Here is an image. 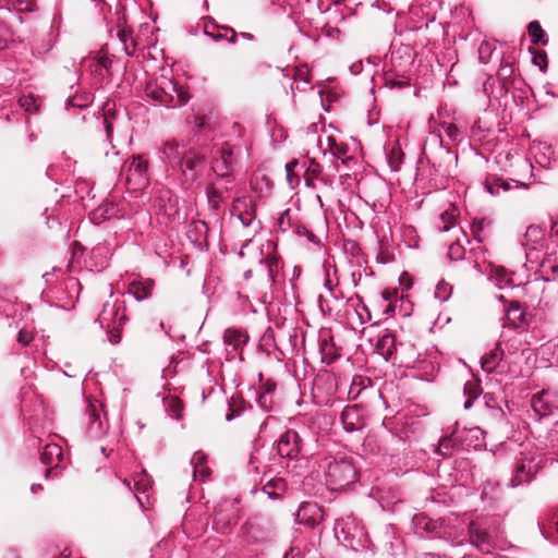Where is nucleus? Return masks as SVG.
Instances as JSON below:
<instances>
[{
	"label": "nucleus",
	"mask_w": 558,
	"mask_h": 558,
	"mask_svg": "<svg viewBox=\"0 0 558 558\" xmlns=\"http://www.w3.org/2000/svg\"><path fill=\"white\" fill-rule=\"evenodd\" d=\"M111 118L112 116L110 113V102H107L105 106V113L102 120L106 141L108 142V144H105L102 147L107 165L113 171H125V183L129 190H143L149 183L148 162L141 155H133L124 163L122 162V158L119 156V151L116 150L114 146L111 144V137L113 132Z\"/></svg>",
	"instance_id": "nucleus-1"
},
{
	"label": "nucleus",
	"mask_w": 558,
	"mask_h": 558,
	"mask_svg": "<svg viewBox=\"0 0 558 558\" xmlns=\"http://www.w3.org/2000/svg\"><path fill=\"white\" fill-rule=\"evenodd\" d=\"M326 485L331 490H341L355 483L359 471L349 457H326L320 464Z\"/></svg>",
	"instance_id": "nucleus-2"
},
{
	"label": "nucleus",
	"mask_w": 558,
	"mask_h": 558,
	"mask_svg": "<svg viewBox=\"0 0 558 558\" xmlns=\"http://www.w3.org/2000/svg\"><path fill=\"white\" fill-rule=\"evenodd\" d=\"M145 94L156 104L165 107H180L187 102L190 96L186 90L166 75L149 81L145 86Z\"/></svg>",
	"instance_id": "nucleus-3"
},
{
	"label": "nucleus",
	"mask_w": 558,
	"mask_h": 558,
	"mask_svg": "<svg viewBox=\"0 0 558 558\" xmlns=\"http://www.w3.org/2000/svg\"><path fill=\"white\" fill-rule=\"evenodd\" d=\"M245 151L246 147L243 145L231 144L229 142L223 143L217 150V155L213 158V171L217 174L218 178H221L227 183H232V172L239 165Z\"/></svg>",
	"instance_id": "nucleus-4"
},
{
	"label": "nucleus",
	"mask_w": 558,
	"mask_h": 558,
	"mask_svg": "<svg viewBox=\"0 0 558 558\" xmlns=\"http://www.w3.org/2000/svg\"><path fill=\"white\" fill-rule=\"evenodd\" d=\"M97 322L100 324L101 328L106 329L110 335V341L112 343H119L120 331L126 322L123 303L118 301L105 303L102 311L97 317Z\"/></svg>",
	"instance_id": "nucleus-5"
},
{
	"label": "nucleus",
	"mask_w": 558,
	"mask_h": 558,
	"mask_svg": "<svg viewBox=\"0 0 558 558\" xmlns=\"http://www.w3.org/2000/svg\"><path fill=\"white\" fill-rule=\"evenodd\" d=\"M541 468V456L522 452L520 458L517 460L515 468L513 470V476L510 480V485L512 487H517L524 483L531 482Z\"/></svg>",
	"instance_id": "nucleus-6"
},
{
	"label": "nucleus",
	"mask_w": 558,
	"mask_h": 558,
	"mask_svg": "<svg viewBox=\"0 0 558 558\" xmlns=\"http://www.w3.org/2000/svg\"><path fill=\"white\" fill-rule=\"evenodd\" d=\"M303 438L301 435L293 429L284 432L279 439L276 441V450L281 458L288 459L289 461H295L296 463L304 461L303 451Z\"/></svg>",
	"instance_id": "nucleus-7"
},
{
	"label": "nucleus",
	"mask_w": 558,
	"mask_h": 558,
	"mask_svg": "<svg viewBox=\"0 0 558 558\" xmlns=\"http://www.w3.org/2000/svg\"><path fill=\"white\" fill-rule=\"evenodd\" d=\"M239 510L230 500L221 501L214 511L213 529L219 534H228L236 525Z\"/></svg>",
	"instance_id": "nucleus-8"
},
{
	"label": "nucleus",
	"mask_w": 558,
	"mask_h": 558,
	"mask_svg": "<svg viewBox=\"0 0 558 558\" xmlns=\"http://www.w3.org/2000/svg\"><path fill=\"white\" fill-rule=\"evenodd\" d=\"M468 534L470 543L483 554H489L496 545L495 529L483 521H472Z\"/></svg>",
	"instance_id": "nucleus-9"
},
{
	"label": "nucleus",
	"mask_w": 558,
	"mask_h": 558,
	"mask_svg": "<svg viewBox=\"0 0 558 558\" xmlns=\"http://www.w3.org/2000/svg\"><path fill=\"white\" fill-rule=\"evenodd\" d=\"M230 213L235 216L243 227L248 228L256 219V204L251 196H240L233 199Z\"/></svg>",
	"instance_id": "nucleus-10"
},
{
	"label": "nucleus",
	"mask_w": 558,
	"mask_h": 558,
	"mask_svg": "<svg viewBox=\"0 0 558 558\" xmlns=\"http://www.w3.org/2000/svg\"><path fill=\"white\" fill-rule=\"evenodd\" d=\"M204 35L211 38L214 41H221L226 39L230 44H235L238 40V33L234 31V28L230 26L218 25L210 17L204 22Z\"/></svg>",
	"instance_id": "nucleus-11"
},
{
	"label": "nucleus",
	"mask_w": 558,
	"mask_h": 558,
	"mask_svg": "<svg viewBox=\"0 0 558 558\" xmlns=\"http://www.w3.org/2000/svg\"><path fill=\"white\" fill-rule=\"evenodd\" d=\"M230 184L231 183H227L221 178H219L215 182L207 184L205 192L208 199V205L213 210H219L221 204L228 197Z\"/></svg>",
	"instance_id": "nucleus-12"
},
{
	"label": "nucleus",
	"mask_w": 558,
	"mask_h": 558,
	"mask_svg": "<svg viewBox=\"0 0 558 558\" xmlns=\"http://www.w3.org/2000/svg\"><path fill=\"white\" fill-rule=\"evenodd\" d=\"M189 149L183 141L171 140L163 144L162 153L172 167L183 168L185 154Z\"/></svg>",
	"instance_id": "nucleus-13"
},
{
	"label": "nucleus",
	"mask_w": 558,
	"mask_h": 558,
	"mask_svg": "<svg viewBox=\"0 0 558 558\" xmlns=\"http://www.w3.org/2000/svg\"><path fill=\"white\" fill-rule=\"evenodd\" d=\"M445 137L448 138L451 143H458L462 140V132L453 123L444 122L440 125V146L448 161L451 162L452 160H457V155H453L451 151L449 143H445Z\"/></svg>",
	"instance_id": "nucleus-14"
},
{
	"label": "nucleus",
	"mask_w": 558,
	"mask_h": 558,
	"mask_svg": "<svg viewBox=\"0 0 558 558\" xmlns=\"http://www.w3.org/2000/svg\"><path fill=\"white\" fill-rule=\"evenodd\" d=\"M341 422L347 432L361 430L364 427L363 408L359 404L347 405L341 413Z\"/></svg>",
	"instance_id": "nucleus-15"
},
{
	"label": "nucleus",
	"mask_w": 558,
	"mask_h": 558,
	"mask_svg": "<svg viewBox=\"0 0 558 558\" xmlns=\"http://www.w3.org/2000/svg\"><path fill=\"white\" fill-rule=\"evenodd\" d=\"M531 315L523 310L519 302H510L506 308V318L504 326H510L513 328H523L529 326Z\"/></svg>",
	"instance_id": "nucleus-16"
},
{
	"label": "nucleus",
	"mask_w": 558,
	"mask_h": 558,
	"mask_svg": "<svg viewBox=\"0 0 558 558\" xmlns=\"http://www.w3.org/2000/svg\"><path fill=\"white\" fill-rule=\"evenodd\" d=\"M63 459L62 448L57 444H48L40 453V461L45 465H50L45 472V476L49 477L54 468H58Z\"/></svg>",
	"instance_id": "nucleus-17"
},
{
	"label": "nucleus",
	"mask_w": 558,
	"mask_h": 558,
	"mask_svg": "<svg viewBox=\"0 0 558 558\" xmlns=\"http://www.w3.org/2000/svg\"><path fill=\"white\" fill-rule=\"evenodd\" d=\"M299 522L308 527H314L323 521V511L315 502L303 505L298 513Z\"/></svg>",
	"instance_id": "nucleus-18"
},
{
	"label": "nucleus",
	"mask_w": 558,
	"mask_h": 558,
	"mask_svg": "<svg viewBox=\"0 0 558 558\" xmlns=\"http://www.w3.org/2000/svg\"><path fill=\"white\" fill-rule=\"evenodd\" d=\"M533 165L531 160L527 158H520L517 161V178L513 179V182L517 183V186H521L524 189H529L531 184L535 182L533 174Z\"/></svg>",
	"instance_id": "nucleus-19"
},
{
	"label": "nucleus",
	"mask_w": 558,
	"mask_h": 558,
	"mask_svg": "<svg viewBox=\"0 0 558 558\" xmlns=\"http://www.w3.org/2000/svg\"><path fill=\"white\" fill-rule=\"evenodd\" d=\"M505 353L506 350L502 348V342H497L495 348L481 359L482 368L487 373L494 372L504 360Z\"/></svg>",
	"instance_id": "nucleus-20"
},
{
	"label": "nucleus",
	"mask_w": 558,
	"mask_h": 558,
	"mask_svg": "<svg viewBox=\"0 0 558 558\" xmlns=\"http://www.w3.org/2000/svg\"><path fill=\"white\" fill-rule=\"evenodd\" d=\"M155 281L151 279L134 280L129 286V293L132 294L137 301H143L150 298Z\"/></svg>",
	"instance_id": "nucleus-21"
},
{
	"label": "nucleus",
	"mask_w": 558,
	"mask_h": 558,
	"mask_svg": "<svg viewBox=\"0 0 558 558\" xmlns=\"http://www.w3.org/2000/svg\"><path fill=\"white\" fill-rule=\"evenodd\" d=\"M396 350V338L391 332L385 331L375 344L376 353L380 354L386 361L390 359Z\"/></svg>",
	"instance_id": "nucleus-22"
},
{
	"label": "nucleus",
	"mask_w": 558,
	"mask_h": 558,
	"mask_svg": "<svg viewBox=\"0 0 558 558\" xmlns=\"http://www.w3.org/2000/svg\"><path fill=\"white\" fill-rule=\"evenodd\" d=\"M287 489V483L282 477H274L262 487V493L269 499H280Z\"/></svg>",
	"instance_id": "nucleus-23"
},
{
	"label": "nucleus",
	"mask_w": 558,
	"mask_h": 558,
	"mask_svg": "<svg viewBox=\"0 0 558 558\" xmlns=\"http://www.w3.org/2000/svg\"><path fill=\"white\" fill-rule=\"evenodd\" d=\"M248 337L242 330L228 328L223 333V342L233 351H239L246 343Z\"/></svg>",
	"instance_id": "nucleus-24"
},
{
	"label": "nucleus",
	"mask_w": 558,
	"mask_h": 558,
	"mask_svg": "<svg viewBox=\"0 0 558 558\" xmlns=\"http://www.w3.org/2000/svg\"><path fill=\"white\" fill-rule=\"evenodd\" d=\"M191 464L193 466L194 477H199L205 481L209 474L210 469L207 466V456L202 451H196L192 459Z\"/></svg>",
	"instance_id": "nucleus-25"
},
{
	"label": "nucleus",
	"mask_w": 558,
	"mask_h": 558,
	"mask_svg": "<svg viewBox=\"0 0 558 558\" xmlns=\"http://www.w3.org/2000/svg\"><path fill=\"white\" fill-rule=\"evenodd\" d=\"M493 221L486 217L475 218L472 223L474 239L482 243L490 234Z\"/></svg>",
	"instance_id": "nucleus-26"
},
{
	"label": "nucleus",
	"mask_w": 558,
	"mask_h": 558,
	"mask_svg": "<svg viewBox=\"0 0 558 558\" xmlns=\"http://www.w3.org/2000/svg\"><path fill=\"white\" fill-rule=\"evenodd\" d=\"M87 415H88V433L93 437H100L105 434V426L100 418V413L94 405H88L87 408Z\"/></svg>",
	"instance_id": "nucleus-27"
},
{
	"label": "nucleus",
	"mask_w": 558,
	"mask_h": 558,
	"mask_svg": "<svg viewBox=\"0 0 558 558\" xmlns=\"http://www.w3.org/2000/svg\"><path fill=\"white\" fill-rule=\"evenodd\" d=\"M413 62L412 51L409 46L401 47L391 52V63L395 68L399 66L404 70Z\"/></svg>",
	"instance_id": "nucleus-28"
},
{
	"label": "nucleus",
	"mask_w": 558,
	"mask_h": 558,
	"mask_svg": "<svg viewBox=\"0 0 558 558\" xmlns=\"http://www.w3.org/2000/svg\"><path fill=\"white\" fill-rule=\"evenodd\" d=\"M319 349L322 353V361L329 364L339 356L338 349L333 343V338L330 336L328 339L320 340Z\"/></svg>",
	"instance_id": "nucleus-29"
},
{
	"label": "nucleus",
	"mask_w": 558,
	"mask_h": 558,
	"mask_svg": "<svg viewBox=\"0 0 558 558\" xmlns=\"http://www.w3.org/2000/svg\"><path fill=\"white\" fill-rule=\"evenodd\" d=\"M204 161V156L197 155L192 148L185 154L183 168H180L183 173L191 172L192 178L195 177L197 167Z\"/></svg>",
	"instance_id": "nucleus-30"
},
{
	"label": "nucleus",
	"mask_w": 558,
	"mask_h": 558,
	"mask_svg": "<svg viewBox=\"0 0 558 558\" xmlns=\"http://www.w3.org/2000/svg\"><path fill=\"white\" fill-rule=\"evenodd\" d=\"M543 239V231L539 227L536 226H530L526 229V232L523 235L522 245L531 248L536 250V244Z\"/></svg>",
	"instance_id": "nucleus-31"
},
{
	"label": "nucleus",
	"mask_w": 558,
	"mask_h": 558,
	"mask_svg": "<svg viewBox=\"0 0 558 558\" xmlns=\"http://www.w3.org/2000/svg\"><path fill=\"white\" fill-rule=\"evenodd\" d=\"M527 32L532 44L542 46H546L548 44L546 33L538 21H532L527 26Z\"/></svg>",
	"instance_id": "nucleus-32"
},
{
	"label": "nucleus",
	"mask_w": 558,
	"mask_h": 558,
	"mask_svg": "<svg viewBox=\"0 0 558 558\" xmlns=\"http://www.w3.org/2000/svg\"><path fill=\"white\" fill-rule=\"evenodd\" d=\"M260 264L265 265L269 280L275 282L276 276L281 267L280 257L276 254H268L265 258L260 259Z\"/></svg>",
	"instance_id": "nucleus-33"
},
{
	"label": "nucleus",
	"mask_w": 558,
	"mask_h": 558,
	"mask_svg": "<svg viewBox=\"0 0 558 558\" xmlns=\"http://www.w3.org/2000/svg\"><path fill=\"white\" fill-rule=\"evenodd\" d=\"M153 485V480L149 475L146 474L145 471H142L134 478V495L137 501L142 505V499L138 494H144Z\"/></svg>",
	"instance_id": "nucleus-34"
},
{
	"label": "nucleus",
	"mask_w": 558,
	"mask_h": 558,
	"mask_svg": "<svg viewBox=\"0 0 558 558\" xmlns=\"http://www.w3.org/2000/svg\"><path fill=\"white\" fill-rule=\"evenodd\" d=\"M463 393L466 397L463 408L469 410L481 393L480 384L475 380L466 381L463 387Z\"/></svg>",
	"instance_id": "nucleus-35"
},
{
	"label": "nucleus",
	"mask_w": 558,
	"mask_h": 558,
	"mask_svg": "<svg viewBox=\"0 0 558 558\" xmlns=\"http://www.w3.org/2000/svg\"><path fill=\"white\" fill-rule=\"evenodd\" d=\"M111 60L107 56H99L89 62L90 72L97 76H104L109 71Z\"/></svg>",
	"instance_id": "nucleus-36"
},
{
	"label": "nucleus",
	"mask_w": 558,
	"mask_h": 558,
	"mask_svg": "<svg viewBox=\"0 0 558 558\" xmlns=\"http://www.w3.org/2000/svg\"><path fill=\"white\" fill-rule=\"evenodd\" d=\"M485 187L492 195H498L500 190L508 191L510 185L501 178L489 177L485 181Z\"/></svg>",
	"instance_id": "nucleus-37"
},
{
	"label": "nucleus",
	"mask_w": 558,
	"mask_h": 558,
	"mask_svg": "<svg viewBox=\"0 0 558 558\" xmlns=\"http://www.w3.org/2000/svg\"><path fill=\"white\" fill-rule=\"evenodd\" d=\"M329 151L337 158H345L349 153V147L345 144L338 143L332 136L327 137Z\"/></svg>",
	"instance_id": "nucleus-38"
},
{
	"label": "nucleus",
	"mask_w": 558,
	"mask_h": 558,
	"mask_svg": "<svg viewBox=\"0 0 558 558\" xmlns=\"http://www.w3.org/2000/svg\"><path fill=\"white\" fill-rule=\"evenodd\" d=\"M456 446V438L453 435L446 436L439 440L437 453L442 457H450Z\"/></svg>",
	"instance_id": "nucleus-39"
},
{
	"label": "nucleus",
	"mask_w": 558,
	"mask_h": 558,
	"mask_svg": "<svg viewBox=\"0 0 558 558\" xmlns=\"http://www.w3.org/2000/svg\"><path fill=\"white\" fill-rule=\"evenodd\" d=\"M541 268L544 274H546L547 276H553L555 278L558 275L557 258L553 255H548L541 262Z\"/></svg>",
	"instance_id": "nucleus-40"
},
{
	"label": "nucleus",
	"mask_w": 558,
	"mask_h": 558,
	"mask_svg": "<svg viewBox=\"0 0 558 558\" xmlns=\"http://www.w3.org/2000/svg\"><path fill=\"white\" fill-rule=\"evenodd\" d=\"M387 158L390 169L392 171H398L403 162V154L400 147H392Z\"/></svg>",
	"instance_id": "nucleus-41"
},
{
	"label": "nucleus",
	"mask_w": 558,
	"mask_h": 558,
	"mask_svg": "<svg viewBox=\"0 0 558 558\" xmlns=\"http://www.w3.org/2000/svg\"><path fill=\"white\" fill-rule=\"evenodd\" d=\"M322 166L317 163L315 160H312L305 173L306 185L313 186V180L318 179L322 174Z\"/></svg>",
	"instance_id": "nucleus-42"
},
{
	"label": "nucleus",
	"mask_w": 558,
	"mask_h": 558,
	"mask_svg": "<svg viewBox=\"0 0 558 558\" xmlns=\"http://www.w3.org/2000/svg\"><path fill=\"white\" fill-rule=\"evenodd\" d=\"M457 214L456 209L447 210L440 215L442 226L438 225V229L442 232L449 231L456 222Z\"/></svg>",
	"instance_id": "nucleus-43"
},
{
	"label": "nucleus",
	"mask_w": 558,
	"mask_h": 558,
	"mask_svg": "<svg viewBox=\"0 0 558 558\" xmlns=\"http://www.w3.org/2000/svg\"><path fill=\"white\" fill-rule=\"evenodd\" d=\"M452 292V287L445 280H440L435 289V298L440 302L447 301Z\"/></svg>",
	"instance_id": "nucleus-44"
},
{
	"label": "nucleus",
	"mask_w": 558,
	"mask_h": 558,
	"mask_svg": "<svg viewBox=\"0 0 558 558\" xmlns=\"http://www.w3.org/2000/svg\"><path fill=\"white\" fill-rule=\"evenodd\" d=\"M93 99L89 94L75 95L66 101L68 107L85 108L92 104Z\"/></svg>",
	"instance_id": "nucleus-45"
},
{
	"label": "nucleus",
	"mask_w": 558,
	"mask_h": 558,
	"mask_svg": "<svg viewBox=\"0 0 558 558\" xmlns=\"http://www.w3.org/2000/svg\"><path fill=\"white\" fill-rule=\"evenodd\" d=\"M293 226L291 218V210L288 208L283 210L277 219V229L281 232H287Z\"/></svg>",
	"instance_id": "nucleus-46"
},
{
	"label": "nucleus",
	"mask_w": 558,
	"mask_h": 558,
	"mask_svg": "<svg viewBox=\"0 0 558 558\" xmlns=\"http://www.w3.org/2000/svg\"><path fill=\"white\" fill-rule=\"evenodd\" d=\"M533 410L539 415H547L550 412L549 407L544 401V393L534 396L531 403Z\"/></svg>",
	"instance_id": "nucleus-47"
},
{
	"label": "nucleus",
	"mask_w": 558,
	"mask_h": 558,
	"mask_svg": "<svg viewBox=\"0 0 558 558\" xmlns=\"http://www.w3.org/2000/svg\"><path fill=\"white\" fill-rule=\"evenodd\" d=\"M414 523L418 529H423L430 533L435 532L437 529V523L435 521L422 514L415 515Z\"/></svg>",
	"instance_id": "nucleus-48"
},
{
	"label": "nucleus",
	"mask_w": 558,
	"mask_h": 558,
	"mask_svg": "<svg viewBox=\"0 0 558 558\" xmlns=\"http://www.w3.org/2000/svg\"><path fill=\"white\" fill-rule=\"evenodd\" d=\"M464 255H465V248L459 241H456L450 244L449 250H448V257L451 260H461L464 258Z\"/></svg>",
	"instance_id": "nucleus-49"
},
{
	"label": "nucleus",
	"mask_w": 558,
	"mask_h": 558,
	"mask_svg": "<svg viewBox=\"0 0 558 558\" xmlns=\"http://www.w3.org/2000/svg\"><path fill=\"white\" fill-rule=\"evenodd\" d=\"M47 37V39L44 38L41 41L35 43L33 47L34 52H37L38 54H44L52 49L54 40L52 39L51 34H48Z\"/></svg>",
	"instance_id": "nucleus-50"
},
{
	"label": "nucleus",
	"mask_w": 558,
	"mask_h": 558,
	"mask_svg": "<svg viewBox=\"0 0 558 558\" xmlns=\"http://www.w3.org/2000/svg\"><path fill=\"white\" fill-rule=\"evenodd\" d=\"M166 407H167L168 411L171 413V416H173L177 420L181 417L183 404L181 403V401L179 399L170 398L167 401Z\"/></svg>",
	"instance_id": "nucleus-51"
},
{
	"label": "nucleus",
	"mask_w": 558,
	"mask_h": 558,
	"mask_svg": "<svg viewBox=\"0 0 558 558\" xmlns=\"http://www.w3.org/2000/svg\"><path fill=\"white\" fill-rule=\"evenodd\" d=\"M484 401H485V405L488 408V409H492L494 411H496V414L499 415V416H504L505 413L504 411L501 410L500 407H498L497 402H496V399L494 398L493 395L490 393H485L484 395Z\"/></svg>",
	"instance_id": "nucleus-52"
},
{
	"label": "nucleus",
	"mask_w": 558,
	"mask_h": 558,
	"mask_svg": "<svg viewBox=\"0 0 558 558\" xmlns=\"http://www.w3.org/2000/svg\"><path fill=\"white\" fill-rule=\"evenodd\" d=\"M19 102L26 111L32 112L36 110V100L33 96H23L19 99Z\"/></svg>",
	"instance_id": "nucleus-53"
},
{
	"label": "nucleus",
	"mask_w": 558,
	"mask_h": 558,
	"mask_svg": "<svg viewBox=\"0 0 558 558\" xmlns=\"http://www.w3.org/2000/svg\"><path fill=\"white\" fill-rule=\"evenodd\" d=\"M533 63L539 68L541 71H545L547 68V56L544 51L535 52L533 56Z\"/></svg>",
	"instance_id": "nucleus-54"
},
{
	"label": "nucleus",
	"mask_w": 558,
	"mask_h": 558,
	"mask_svg": "<svg viewBox=\"0 0 558 558\" xmlns=\"http://www.w3.org/2000/svg\"><path fill=\"white\" fill-rule=\"evenodd\" d=\"M294 232L298 234V235H304L306 236L311 242H314L316 243L317 242V238L316 235L310 231L308 229H306V227L304 226H301V225H298L295 226V230Z\"/></svg>",
	"instance_id": "nucleus-55"
},
{
	"label": "nucleus",
	"mask_w": 558,
	"mask_h": 558,
	"mask_svg": "<svg viewBox=\"0 0 558 558\" xmlns=\"http://www.w3.org/2000/svg\"><path fill=\"white\" fill-rule=\"evenodd\" d=\"M257 403L265 410H268L270 408V404H272L271 396L268 393L260 392L257 398Z\"/></svg>",
	"instance_id": "nucleus-56"
},
{
	"label": "nucleus",
	"mask_w": 558,
	"mask_h": 558,
	"mask_svg": "<svg viewBox=\"0 0 558 558\" xmlns=\"http://www.w3.org/2000/svg\"><path fill=\"white\" fill-rule=\"evenodd\" d=\"M488 53H490V45L488 43H482L481 46L478 47V56H480V60L483 63L487 62L484 54H488Z\"/></svg>",
	"instance_id": "nucleus-57"
},
{
	"label": "nucleus",
	"mask_w": 558,
	"mask_h": 558,
	"mask_svg": "<svg viewBox=\"0 0 558 558\" xmlns=\"http://www.w3.org/2000/svg\"><path fill=\"white\" fill-rule=\"evenodd\" d=\"M32 340V336L29 332L25 330H21L17 335V342L23 345H28Z\"/></svg>",
	"instance_id": "nucleus-58"
},
{
	"label": "nucleus",
	"mask_w": 558,
	"mask_h": 558,
	"mask_svg": "<svg viewBox=\"0 0 558 558\" xmlns=\"http://www.w3.org/2000/svg\"><path fill=\"white\" fill-rule=\"evenodd\" d=\"M262 392L268 393L271 396V393L276 389V383L271 380H267L266 383H263L260 386Z\"/></svg>",
	"instance_id": "nucleus-59"
},
{
	"label": "nucleus",
	"mask_w": 558,
	"mask_h": 558,
	"mask_svg": "<svg viewBox=\"0 0 558 558\" xmlns=\"http://www.w3.org/2000/svg\"><path fill=\"white\" fill-rule=\"evenodd\" d=\"M35 1L34 0H26L24 5H23V2L22 0H20V10H25V11H34L35 10Z\"/></svg>",
	"instance_id": "nucleus-60"
},
{
	"label": "nucleus",
	"mask_w": 558,
	"mask_h": 558,
	"mask_svg": "<svg viewBox=\"0 0 558 558\" xmlns=\"http://www.w3.org/2000/svg\"><path fill=\"white\" fill-rule=\"evenodd\" d=\"M120 39L124 44V50H125L126 54L132 56L134 53V47L132 49H130V47L128 46V44L125 41V34H124V32L122 34H120Z\"/></svg>",
	"instance_id": "nucleus-61"
},
{
	"label": "nucleus",
	"mask_w": 558,
	"mask_h": 558,
	"mask_svg": "<svg viewBox=\"0 0 558 558\" xmlns=\"http://www.w3.org/2000/svg\"><path fill=\"white\" fill-rule=\"evenodd\" d=\"M387 82L389 84H391V86H397V87H403V86H407L409 85V81H392V80H387Z\"/></svg>",
	"instance_id": "nucleus-62"
},
{
	"label": "nucleus",
	"mask_w": 558,
	"mask_h": 558,
	"mask_svg": "<svg viewBox=\"0 0 558 558\" xmlns=\"http://www.w3.org/2000/svg\"><path fill=\"white\" fill-rule=\"evenodd\" d=\"M239 36H241L242 38H244V39H246V40H250V41H252V40H254V39H255L254 35H253V34H251V33L242 32V33L238 34V37H239Z\"/></svg>",
	"instance_id": "nucleus-63"
},
{
	"label": "nucleus",
	"mask_w": 558,
	"mask_h": 558,
	"mask_svg": "<svg viewBox=\"0 0 558 558\" xmlns=\"http://www.w3.org/2000/svg\"><path fill=\"white\" fill-rule=\"evenodd\" d=\"M416 558H442L438 555H434V554H430V553H423L421 555H418Z\"/></svg>",
	"instance_id": "nucleus-64"
}]
</instances>
